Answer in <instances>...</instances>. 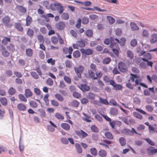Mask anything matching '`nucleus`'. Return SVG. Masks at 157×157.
Returning <instances> with one entry per match:
<instances>
[{
	"mask_svg": "<svg viewBox=\"0 0 157 157\" xmlns=\"http://www.w3.org/2000/svg\"><path fill=\"white\" fill-rule=\"evenodd\" d=\"M110 41L111 44L110 45V47L111 48H113L114 46V45H115V43H113L114 40L116 41L118 43L120 44V45L121 46H124L126 40L125 38L124 37L121 38L120 39V41L117 39L115 38L114 39L112 37H110Z\"/></svg>",
	"mask_w": 157,
	"mask_h": 157,
	"instance_id": "1",
	"label": "nucleus"
},
{
	"mask_svg": "<svg viewBox=\"0 0 157 157\" xmlns=\"http://www.w3.org/2000/svg\"><path fill=\"white\" fill-rule=\"evenodd\" d=\"M130 75L129 79L132 82H135V86L139 85L142 81V79L140 77V76L132 73H131Z\"/></svg>",
	"mask_w": 157,
	"mask_h": 157,
	"instance_id": "2",
	"label": "nucleus"
},
{
	"mask_svg": "<svg viewBox=\"0 0 157 157\" xmlns=\"http://www.w3.org/2000/svg\"><path fill=\"white\" fill-rule=\"evenodd\" d=\"M10 17L8 16H4L2 19L4 26L8 28H10L12 26V24L10 23Z\"/></svg>",
	"mask_w": 157,
	"mask_h": 157,
	"instance_id": "3",
	"label": "nucleus"
},
{
	"mask_svg": "<svg viewBox=\"0 0 157 157\" xmlns=\"http://www.w3.org/2000/svg\"><path fill=\"white\" fill-rule=\"evenodd\" d=\"M75 72L79 78H81V74L82 73L84 70V67L83 66L80 65L74 68Z\"/></svg>",
	"mask_w": 157,
	"mask_h": 157,
	"instance_id": "4",
	"label": "nucleus"
},
{
	"mask_svg": "<svg viewBox=\"0 0 157 157\" xmlns=\"http://www.w3.org/2000/svg\"><path fill=\"white\" fill-rule=\"evenodd\" d=\"M85 46V41L81 39L80 40L76 41L75 44L73 45V47L76 49H78L79 47L82 48Z\"/></svg>",
	"mask_w": 157,
	"mask_h": 157,
	"instance_id": "5",
	"label": "nucleus"
},
{
	"mask_svg": "<svg viewBox=\"0 0 157 157\" xmlns=\"http://www.w3.org/2000/svg\"><path fill=\"white\" fill-rule=\"evenodd\" d=\"M118 68L119 71L122 72H126L128 70V67L126 65L122 62L119 63Z\"/></svg>",
	"mask_w": 157,
	"mask_h": 157,
	"instance_id": "6",
	"label": "nucleus"
},
{
	"mask_svg": "<svg viewBox=\"0 0 157 157\" xmlns=\"http://www.w3.org/2000/svg\"><path fill=\"white\" fill-rule=\"evenodd\" d=\"M80 51L82 54L84 55H91L93 53V50L90 48L84 49L82 48L80 49Z\"/></svg>",
	"mask_w": 157,
	"mask_h": 157,
	"instance_id": "7",
	"label": "nucleus"
},
{
	"mask_svg": "<svg viewBox=\"0 0 157 157\" xmlns=\"http://www.w3.org/2000/svg\"><path fill=\"white\" fill-rule=\"evenodd\" d=\"M146 151L148 154L150 155H154L157 153V148L156 149L152 146H149L146 149Z\"/></svg>",
	"mask_w": 157,
	"mask_h": 157,
	"instance_id": "8",
	"label": "nucleus"
},
{
	"mask_svg": "<svg viewBox=\"0 0 157 157\" xmlns=\"http://www.w3.org/2000/svg\"><path fill=\"white\" fill-rule=\"evenodd\" d=\"M65 25L63 22L60 21L56 24L55 28L58 30H63L65 27Z\"/></svg>",
	"mask_w": 157,
	"mask_h": 157,
	"instance_id": "9",
	"label": "nucleus"
},
{
	"mask_svg": "<svg viewBox=\"0 0 157 157\" xmlns=\"http://www.w3.org/2000/svg\"><path fill=\"white\" fill-rule=\"evenodd\" d=\"M54 5L57 8V11L59 13L61 14L63 12L64 9L61 4L56 3L54 4Z\"/></svg>",
	"mask_w": 157,
	"mask_h": 157,
	"instance_id": "10",
	"label": "nucleus"
},
{
	"mask_svg": "<svg viewBox=\"0 0 157 157\" xmlns=\"http://www.w3.org/2000/svg\"><path fill=\"white\" fill-rule=\"evenodd\" d=\"M94 103L95 104L98 105H99L100 103L104 104L105 105H108L109 104V103L106 99H103L101 98H99V101H94Z\"/></svg>",
	"mask_w": 157,
	"mask_h": 157,
	"instance_id": "11",
	"label": "nucleus"
},
{
	"mask_svg": "<svg viewBox=\"0 0 157 157\" xmlns=\"http://www.w3.org/2000/svg\"><path fill=\"white\" fill-rule=\"evenodd\" d=\"M152 58V56L151 54L149 53H145L144 55V57L142 58V59L145 61V60H151Z\"/></svg>",
	"mask_w": 157,
	"mask_h": 157,
	"instance_id": "12",
	"label": "nucleus"
},
{
	"mask_svg": "<svg viewBox=\"0 0 157 157\" xmlns=\"http://www.w3.org/2000/svg\"><path fill=\"white\" fill-rule=\"evenodd\" d=\"M0 46L2 48L1 51L2 55L5 57L8 56L10 55L9 52L6 50L5 47L1 45Z\"/></svg>",
	"mask_w": 157,
	"mask_h": 157,
	"instance_id": "13",
	"label": "nucleus"
},
{
	"mask_svg": "<svg viewBox=\"0 0 157 157\" xmlns=\"http://www.w3.org/2000/svg\"><path fill=\"white\" fill-rule=\"evenodd\" d=\"M16 8L17 11L22 13H24L26 11V9L23 6L18 5L16 6Z\"/></svg>",
	"mask_w": 157,
	"mask_h": 157,
	"instance_id": "14",
	"label": "nucleus"
},
{
	"mask_svg": "<svg viewBox=\"0 0 157 157\" xmlns=\"http://www.w3.org/2000/svg\"><path fill=\"white\" fill-rule=\"evenodd\" d=\"M79 88L83 92L88 91L90 90V87L85 84H81Z\"/></svg>",
	"mask_w": 157,
	"mask_h": 157,
	"instance_id": "15",
	"label": "nucleus"
},
{
	"mask_svg": "<svg viewBox=\"0 0 157 157\" xmlns=\"http://www.w3.org/2000/svg\"><path fill=\"white\" fill-rule=\"evenodd\" d=\"M150 42L151 44H153L157 42V34L153 33L151 36Z\"/></svg>",
	"mask_w": 157,
	"mask_h": 157,
	"instance_id": "16",
	"label": "nucleus"
},
{
	"mask_svg": "<svg viewBox=\"0 0 157 157\" xmlns=\"http://www.w3.org/2000/svg\"><path fill=\"white\" fill-rule=\"evenodd\" d=\"M74 1L75 2L79 3L82 5H84L86 6H91V2L89 1H86L84 2H82L74 0Z\"/></svg>",
	"mask_w": 157,
	"mask_h": 157,
	"instance_id": "17",
	"label": "nucleus"
},
{
	"mask_svg": "<svg viewBox=\"0 0 157 157\" xmlns=\"http://www.w3.org/2000/svg\"><path fill=\"white\" fill-rule=\"evenodd\" d=\"M25 95L27 98L31 97L33 95L31 90L29 89H26L25 90Z\"/></svg>",
	"mask_w": 157,
	"mask_h": 157,
	"instance_id": "18",
	"label": "nucleus"
},
{
	"mask_svg": "<svg viewBox=\"0 0 157 157\" xmlns=\"http://www.w3.org/2000/svg\"><path fill=\"white\" fill-rule=\"evenodd\" d=\"M130 25L132 31L137 30L139 29V28L134 22H131Z\"/></svg>",
	"mask_w": 157,
	"mask_h": 157,
	"instance_id": "19",
	"label": "nucleus"
},
{
	"mask_svg": "<svg viewBox=\"0 0 157 157\" xmlns=\"http://www.w3.org/2000/svg\"><path fill=\"white\" fill-rule=\"evenodd\" d=\"M25 53L27 56L31 57L33 55V50L30 48H26L25 49Z\"/></svg>",
	"mask_w": 157,
	"mask_h": 157,
	"instance_id": "20",
	"label": "nucleus"
},
{
	"mask_svg": "<svg viewBox=\"0 0 157 157\" xmlns=\"http://www.w3.org/2000/svg\"><path fill=\"white\" fill-rule=\"evenodd\" d=\"M15 26L16 29L19 31L22 32L23 31V28L22 26L21 23H16L15 24Z\"/></svg>",
	"mask_w": 157,
	"mask_h": 157,
	"instance_id": "21",
	"label": "nucleus"
},
{
	"mask_svg": "<svg viewBox=\"0 0 157 157\" xmlns=\"http://www.w3.org/2000/svg\"><path fill=\"white\" fill-rule=\"evenodd\" d=\"M10 41L11 39L10 38L4 37L2 40V43L3 45H6L7 44L8 42H10Z\"/></svg>",
	"mask_w": 157,
	"mask_h": 157,
	"instance_id": "22",
	"label": "nucleus"
},
{
	"mask_svg": "<svg viewBox=\"0 0 157 157\" xmlns=\"http://www.w3.org/2000/svg\"><path fill=\"white\" fill-rule=\"evenodd\" d=\"M91 70H88V73L89 77L94 80L97 79V77L95 76V74Z\"/></svg>",
	"mask_w": 157,
	"mask_h": 157,
	"instance_id": "23",
	"label": "nucleus"
},
{
	"mask_svg": "<svg viewBox=\"0 0 157 157\" xmlns=\"http://www.w3.org/2000/svg\"><path fill=\"white\" fill-rule=\"evenodd\" d=\"M63 50L65 54L69 53V54H71L73 51V49L71 47H69L68 48L65 47L63 48Z\"/></svg>",
	"mask_w": 157,
	"mask_h": 157,
	"instance_id": "24",
	"label": "nucleus"
},
{
	"mask_svg": "<svg viewBox=\"0 0 157 157\" xmlns=\"http://www.w3.org/2000/svg\"><path fill=\"white\" fill-rule=\"evenodd\" d=\"M122 133L124 135L132 136V133L131 132V130L129 129H124L122 131Z\"/></svg>",
	"mask_w": 157,
	"mask_h": 157,
	"instance_id": "25",
	"label": "nucleus"
},
{
	"mask_svg": "<svg viewBox=\"0 0 157 157\" xmlns=\"http://www.w3.org/2000/svg\"><path fill=\"white\" fill-rule=\"evenodd\" d=\"M136 51V52L139 54V56H142L145 53V51L141 50V48L140 47H137Z\"/></svg>",
	"mask_w": 157,
	"mask_h": 157,
	"instance_id": "26",
	"label": "nucleus"
},
{
	"mask_svg": "<svg viewBox=\"0 0 157 157\" xmlns=\"http://www.w3.org/2000/svg\"><path fill=\"white\" fill-rule=\"evenodd\" d=\"M7 49L12 52H13L15 50V48L14 45L13 44L10 43V44L6 46Z\"/></svg>",
	"mask_w": 157,
	"mask_h": 157,
	"instance_id": "27",
	"label": "nucleus"
},
{
	"mask_svg": "<svg viewBox=\"0 0 157 157\" xmlns=\"http://www.w3.org/2000/svg\"><path fill=\"white\" fill-rule=\"evenodd\" d=\"M26 25L27 26H29L32 22V17L28 15L26 18Z\"/></svg>",
	"mask_w": 157,
	"mask_h": 157,
	"instance_id": "28",
	"label": "nucleus"
},
{
	"mask_svg": "<svg viewBox=\"0 0 157 157\" xmlns=\"http://www.w3.org/2000/svg\"><path fill=\"white\" fill-rule=\"evenodd\" d=\"M61 126L63 128L66 130H68L70 128V125L66 123H64L61 124Z\"/></svg>",
	"mask_w": 157,
	"mask_h": 157,
	"instance_id": "29",
	"label": "nucleus"
},
{
	"mask_svg": "<svg viewBox=\"0 0 157 157\" xmlns=\"http://www.w3.org/2000/svg\"><path fill=\"white\" fill-rule=\"evenodd\" d=\"M27 35L31 38H32L34 34L33 30L31 28H29L27 31Z\"/></svg>",
	"mask_w": 157,
	"mask_h": 157,
	"instance_id": "30",
	"label": "nucleus"
},
{
	"mask_svg": "<svg viewBox=\"0 0 157 157\" xmlns=\"http://www.w3.org/2000/svg\"><path fill=\"white\" fill-rule=\"evenodd\" d=\"M56 98L60 102H62L64 100L63 97L59 94H56L55 95Z\"/></svg>",
	"mask_w": 157,
	"mask_h": 157,
	"instance_id": "31",
	"label": "nucleus"
},
{
	"mask_svg": "<svg viewBox=\"0 0 157 157\" xmlns=\"http://www.w3.org/2000/svg\"><path fill=\"white\" fill-rule=\"evenodd\" d=\"M98 155L101 157H105L107 155V152L105 150L101 149L98 152Z\"/></svg>",
	"mask_w": 157,
	"mask_h": 157,
	"instance_id": "32",
	"label": "nucleus"
},
{
	"mask_svg": "<svg viewBox=\"0 0 157 157\" xmlns=\"http://www.w3.org/2000/svg\"><path fill=\"white\" fill-rule=\"evenodd\" d=\"M142 35L143 37L147 38L149 36V33L148 31L145 29L143 30Z\"/></svg>",
	"mask_w": 157,
	"mask_h": 157,
	"instance_id": "33",
	"label": "nucleus"
},
{
	"mask_svg": "<svg viewBox=\"0 0 157 157\" xmlns=\"http://www.w3.org/2000/svg\"><path fill=\"white\" fill-rule=\"evenodd\" d=\"M38 111L40 113V117L42 118H44L46 117V113L43 109H38Z\"/></svg>",
	"mask_w": 157,
	"mask_h": 157,
	"instance_id": "34",
	"label": "nucleus"
},
{
	"mask_svg": "<svg viewBox=\"0 0 157 157\" xmlns=\"http://www.w3.org/2000/svg\"><path fill=\"white\" fill-rule=\"evenodd\" d=\"M0 101L3 105L6 106L7 104V101L6 98L3 97L0 99Z\"/></svg>",
	"mask_w": 157,
	"mask_h": 157,
	"instance_id": "35",
	"label": "nucleus"
},
{
	"mask_svg": "<svg viewBox=\"0 0 157 157\" xmlns=\"http://www.w3.org/2000/svg\"><path fill=\"white\" fill-rule=\"evenodd\" d=\"M8 93L10 95H12L16 93V91L15 89L13 87H11L8 90Z\"/></svg>",
	"mask_w": 157,
	"mask_h": 157,
	"instance_id": "36",
	"label": "nucleus"
},
{
	"mask_svg": "<svg viewBox=\"0 0 157 157\" xmlns=\"http://www.w3.org/2000/svg\"><path fill=\"white\" fill-rule=\"evenodd\" d=\"M73 56L75 58H78L80 56L81 54L80 52L78 50H76L73 53Z\"/></svg>",
	"mask_w": 157,
	"mask_h": 157,
	"instance_id": "37",
	"label": "nucleus"
},
{
	"mask_svg": "<svg viewBox=\"0 0 157 157\" xmlns=\"http://www.w3.org/2000/svg\"><path fill=\"white\" fill-rule=\"evenodd\" d=\"M86 97L88 99L93 100L95 99V95L94 94L90 92L86 96Z\"/></svg>",
	"mask_w": 157,
	"mask_h": 157,
	"instance_id": "38",
	"label": "nucleus"
},
{
	"mask_svg": "<svg viewBox=\"0 0 157 157\" xmlns=\"http://www.w3.org/2000/svg\"><path fill=\"white\" fill-rule=\"evenodd\" d=\"M79 104V102L76 100L73 101L71 103V105L72 106L75 107H78Z\"/></svg>",
	"mask_w": 157,
	"mask_h": 157,
	"instance_id": "39",
	"label": "nucleus"
},
{
	"mask_svg": "<svg viewBox=\"0 0 157 157\" xmlns=\"http://www.w3.org/2000/svg\"><path fill=\"white\" fill-rule=\"evenodd\" d=\"M86 35L88 37H91L93 35V31L91 29H88L85 32Z\"/></svg>",
	"mask_w": 157,
	"mask_h": 157,
	"instance_id": "40",
	"label": "nucleus"
},
{
	"mask_svg": "<svg viewBox=\"0 0 157 157\" xmlns=\"http://www.w3.org/2000/svg\"><path fill=\"white\" fill-rule=\"evenodd\" d=\"M90 128L91 131L93 132L98 133L99 132L98 128L95 125H92Z\"/></svg>",
	"mask_w": 157,
	"mask_h": 157,
	"instance_id": "41",
	"label": "nucleus"
},
{
	"mask_svg": "<svg viewBox=\"0 0 157 157\" xmlns=\"http://www.w3.org/2000/svg\"><path fill=\"white\" fill-rule=\"evenodd\" d=\"M52 42L53 44H56L58 41V37L56 36H53L51 38Z\"/></svg>",
	"mask_w": 157,
	"mask_h": 157,
	"instance_id": "42",
	"label": "nucleus"
},
{
	"mask_svg": "<svg viewBox=\"0 0 157 157\" xmlns=\"http://www.w3.org/2000/svg\"><path fill=\"white\" fill-rule=\"evenodd\" d=\"M75 147H76L77 152L78 153H81L82 152V147L78 143L75 144Z\"/></svg>",
	"mask_w": 157,
	"mask_h": 157,
	"instance_id": "43",
	"label": "nucleus"
},
{
	"mask_svg": "<svg viewBox=\"0 0 157 157\" xmlns=\"http://www.w3.org/2000/svg\"><path fill=\"white\" fill-rule=\"evenodd\" d=\"M107 18L110 24H113L115 22V20L113 17L110 16H107Z\"/></svg>",
	"mask_w": 157,
	"mask_h": 157,
	"instance_id": "44",
	"label": "nucleus"
},
{
	"mask_svg": "<svg viewBox=\"0 0 157 157\" xmlns=\"http://www.w3.org/2000/svg\"><path fill=\"white\" fill-rule=\"evenodd\" d=\"M119 141L121 145L122 146H124L126 144V140L123 137H121L119 139Z\"/></svg>",
	"mask_w": 157,
	"mask_h": 157,
	"instance_id": "45",
	"label": "nucleus"
},
{
	"mask_svg": "<svg viewBox=\"0 0 157 157\" xmlns=\"http://www.w3.org/2000/svg\"><path fill=\"white\" fill-rule=\"evenodd\" d=\"M118 113L117 109H111L110 110V113L113 115H117Z\"/></svg>",
	"mask_w": 157,
	"mask_h": 157,
	"instance_id": "46",
	"label": "nucleus"
},
{
	"mask_svg": "<svg viewBox=\"0 0 157 157\" xmlns=\"http://www.w3.org/2000/svg\"><path fill=\"white\" fill-rule=\"evenodd\" d=\"M18 97L21 101L24 102H26L27 101V98L23 94H19L18 95Z\"/></svg>",
	"mask_w": 157,
	"mask_h": 157,
	"instance_id": "47",
	"label": "nucleus"
},
{
	"mask_svg": "<svg viewBox=\"0 0 157 157\" xmlns=\"http://www.w3.org/2000/svg\"><path fill=\"white\" fill-rule=\"evenodd\" d=\"M63 79L68 84H70L71 82V78L67 76H64L63 77Z\"/></svg>",
	"mask_w": 157,
	"mask_h": 157,
	"instance_id": "48",
	"label": "nucleus"
},
{
	"mask_svg": "<svg viewBox=\"0 0 157 157\" xmlns=\"http://www.w3.org/2000/svg\"><path fill=\"white\" fill-rule=\"evenodd\" d=\"M90 151L91 154L94 156L97 155L98 151L97 149L95 148H92L90 149Z\"/></svg>",
	"mask_w": 157,
	"mask_h": 157,
	"instance_id": "49",
	"label": "nucleus"
},
{
	"mask_svg": "<svg viewBox=\"0 0 157 157\" xmlns=\"http://www.w3.org/2000/svg\"><path fill=\"white\" fill-rule=\"evenodd\" d=\"M105 136L108 139L112 140L113 138V136L110 132H106L105 133Z\"/></svg>",
	"mask_w": 157,
	"mask_h": 157,
	"instance_id": "50",
	"label": "nucleus"
},
{
	"mask_svg": "<svg viewBox=\"0 0 157 157\" xmlns=\"http://www.w3.org/2000/svg\"><path fill=\"white\" fill-rule=\"evenodd\" d=\"M21 137L20 136L19 142V150L21 152L23 151L24 149V146L23 145L21 144Z\"/></svg>",
	"mask_w": 157,
	"mask_h": 157,
	"instance_id": "51",
	"label": "nucleus"
},
{
	"mask_svg": "<svg viewBox=\"0 0 157 157\" xmlns=\"http://www.w3.org/2000/svg\"><path fill=\"white\" fill-rule=\"evenodd\" d=\"M127 56L130 59H132L133 58L134 55L132 52L129 50L127 52Z\"/></svg>",
	"mask_w": 157,
	"mask_h": 157,
	"instance_id": "52",
	"label": "nucleus"
},
{
	"mask_svg": "<svg viewBox=\"0 0 157 157\" xmlns=\"http://www.w3.org/2000/svg\"><path fill=\"white\" fill-rule=\"evenodd\" d=\"M69 17V15L67 13H63L61 15V18L63 19L67 20L68 19Z\"/></svg>",
	"mask_w": 157,
	"mask_h": 157,
	"instance_id": "53",
	"label": "nucleus"
},
{
	"mask_svg": "<svg viewBox=\"0 0 157 157\" xmlns=\"http://www.w3.org/2000/svg\"><path fill=\"white\" fill-rule=\"evenodd\" d=\"M139 67L143 69H146L148 67L147 64L144 62H141L139 64Z\"/></svg>",
	"mask_w": 157,
	"mask_h": 157,
	"instance_id": "54",
	"label": "nucleus"
},
{
	"mask_svg": "<svg viewBox=\"0 0 157 157\" xmlns=\"http://www.w3.org/2000/svg\"><path fill=\"white\" fill-rule=\"evenodd\" d=\"M144 139L151 146H154L155 145V143L150 138H145Z\"/></svg>",
	"mask_w": 157,
	"mask_h": 157,
	"instance_id": "55",
	"label": "nucleus"
},
{
	"mask_svg": "<svg viewBox=\"0 0 157 157\" xmlns=\"http://www.w3.org/2000/svg\"><path fill=\"white\" fill-rule=\"evenodd\" d=\"M111 59L109 57L105 58L103 60L102 63L104 64H108L111 61Z\"/></svg>",
	"mask_w": 157,
	"mask_h": 157,
	"instance_id": "56",
	"label": "nucleus"
},
{
	"mask_svg": "<svg viewBox=\"0 0 157 157\" xmlns=\"http://www.w3.org/2000/svg\"><path fill=\"white\" fill-rule=\"evenodd\" d=\"M134 116L136 118L140 119H141L142 118V116L141 114L137 112H134L133 113Z\"/></svg>",
	"mask_w": 157,
	"mask_h": 157,
	"instance_id": "57",
	"label": "nucleus"
},
{
	"mask_svg": "<svg viewBox=\"0 0 157 157\" xmlns=\"http://www.w3.org/2000/svg\"><path fill=\"white\" fill-rule=\"evenodd\" d=\"M37 39L40 42L43 43L44 42V38L43 36L41 34L37 36Z\"/></svg>",
	"mask_w": 157,
	"mask_h": 157,
	"instance_id": "58",
	"label": "nucleus"
},
{
	"mask_svg": "<svg viewBox=\"0 0 157 157\" xmlns=\"http://www.w3.org/2000/svg\"><path fill=\"white\" fill-rule=\"evenodd\" d=\"M29 104L31 107L36 108L37 106V104L34 101H31L29 102Z\"/></svg>",
	"mask_w": 157,
	"mask_h": 157,
	"instance_id": "59",
	"label": "nucleus"
},
{
	"mask_svg": "<svg viewBox=\"0 0 157 157\" xmlns=\"http://www.w3.org/2000/svg\"><path fill=\"white\" fill-rule=\"evenodd\" d=\"M73 95L75 98H79L81 97V94L76 92H74L73 94Z\"/></svg>",
	"mask_w": 157,
	"mask_h": 157,
	"instance_id": "60",
	"label": "nucleus"
},
{
	"mask_svg": "<svg viewBox=\"0 0 157 157\" xmlns=\"http://www.w3.org/2000/svg\"><path fill=\"white\" fill-rule=\"evenodd\" d=\"M5 111L3 109H0V119H2L4 117Z\"/></svg>",
	"mask_w": 157,
	"mask_h": 157,
	"instance_id": "61",
	"label": "nucleus"
},
{
	"mask_svg": "<svg viewBox=\"0 0 157 157\" xmlns=\"http://www.w3.org/2000/svg\"><path fill=\"white\" fill-rule=\"evenodd\" d=\"M60 141L64 144H67L68 143V140L65 137H61L60 138Z\"/></svg>",
	"mask_w": 157,
	"mask_h": 157,
	"instance_id": "62",
	"label": "nucleus"
},
{
	"mask_svg": "<svg viewBox=\"0 0 157 157\" xmlns=\"http://www.w3.org/2000/svg\"><path fill=\"white\" fill-rule=\"evenodd\" d=\"M46 83L48 85L52 86L53 85V82L51 78H48L47 80Z\"/></svg>",
	"mask_w": 157,
	"mask_h": 157,
	"instance_id": "63",
	"label": "nucleus"
},
{
	"mask_svg": "<svg viewBox=\"0 0 157 157\" xmlns=\"http://www.w3.org/2000/svg\"><path fill=\"white\" fill-rule=\"evenodd\" d=\"M89 22V19L87 17H84L82 19V24H86Z\"/></svg>",
	"mask_w": 157,
	"mask_h": 157,
	"instance_id": "64",
	"label": "nucleus"
}]
</instances>
